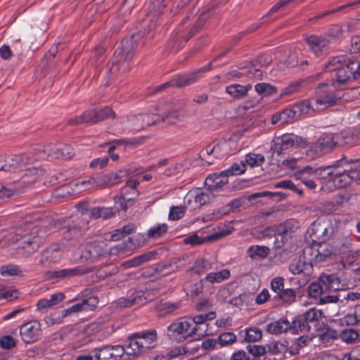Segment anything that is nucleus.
Returning a JSON list of instances; mask_svg holds the SVG:
<instances>
[{
  "mask_svg": "<svg viewBox=\"0 0 360 360\" xmlns=\"http://www.w3.org/2000/svg\"><path fill=\"white\" fill-rule=\"evenodd\" d=\"M98 303V300L94 297H91L83 300L81 302L73 304L70 308L62 311V318L69 316L72 314L78 313L82 311L92 310Z\"/></svg>",
  "mask_w": 360,
  "mask_h": 360,
  "instance_id": "obj_24",
  "label": "nucleus"
},
{
  "mask_svg": "<svg viewBox=\"0 0 360 360\" xmlns=\"http://www.w3.org/2000/svg\"><path fill=\"white\" fill-rule=\"evenodd\" d=\"M246 171V165L243 161L238 163H233L229 168L225 170V172L229 176L239 175Z\"/></svg>",
  "mask_w": 360,
  "mask_h": 360,
  "instance_id": "obj_58",
  "label": "nucleus"
},
{
  "mask_svg": "<svg viewBox=\"0 0 360 360\" xmlns=\"http://www.w3.org/2000/svg\"><path fill=\"white\" fill-rule=\"evenodd\" d=\"M317 93V98L313 100L316 108L318 105H323V108L333 106L341 99V96L334 90L329 89L326 84L319 86Z\"/></svg>",
  "mask_w": 360,
  "mask_h": 360,
  "instance_id": "obj_16",
  "label": "nucleus"
},
{
  "mask_svg": "<svg viewBox=\"0 0 360 360\" xmlns=\"http://www.w3.org/2000/svg\"><path fill=\"white\" fill-rule=\"evenodd\" d=\"M249 257L252 259L257 258L264 259L270 253V249L267 246L252 245L248 249Z\"/></svg>",
  "mask_w": 360,
  "mask_h": 360,
  "instance_id": "obj_40",
  "label": "nucleus"
},
{
  "mask_svg": "<svg viewBox=\"0 0 360 360\" xmlns=\"http://www.w3.org/2000/svg\"><path fill=\"white\" fill-rule=\"evenodd\" d=\"M300 227V221L295 219H289L276 227V232L281 236L282 242L290 238Z\"/></svg>",
  "mask_w": 360,
  "mask_h": 360,
  "instance_id": "obj_22",
  "label": "nucleus"
},
{
  "mask_svg": "<svg viewBox=\"0 0 360 360\" xmlns=\"http://www.w3.org/2000/svg\"><path fill=\"white\" fill-rule=\"evenodd\" d=\"M157 331L154 329L130 334L126 342L127 354L132 359L141 356L156 347Z\"/></svg>",
  "mask_w": 360,
  "mask_h": 360,
  "instance_id": "obj_7",
  "label": "nucleus"
},
{
  "mask_svg": "<svg viewBox=\"0 0 360 360\" xmlns=\"http://www.w3.org/2000/svg\"><path fill=\"white\" fill-rule=\"evenodd\" d=\"M304 254L309 256L314 263L316 264L335 257L337 255V250L329 243L314 241L312 245L304 248Z\"/></svg>",
  "mask_w": 360,
  "mask_h": 360,
  "instance_id": "obj_11",
  "label": "nucleus"
},
{
  "mask_svg": "<svg viewBox=\"0 0 360 360\" xmlns=\"http://www.w3.org/2000/svg\"><path fill=\"white\" fill-rule=\"evenodd\" d=\"M296 297L297 292L295 290L284 288L278 295L275 296V298L289 305L296 301Z\"/></svg>",
  "mask_w": 360,
  "mask_h": 360,
  "instance_id": "obj_44",
  "label": "nucleus"
},
{
  "mask_svg": "<svg viewBox=\"0 0 360 360\" xmlns=\"http://www.w3.org/2000/svg\"><path fill=\"white\" fill-rule=\"evenodd\" d=\"M230 276V271L227 269H224L218 272H211L207 274L203 281L210 283H218L228 279Z\"/></svg>",
  "mask_w": 360,
  "mask_h": 360,
  "instance_id": "obj_39",
  "label": "nucleus"
},
{
  "mask_svg": "<svg viewBox=\"0 0 360 360\" xmlns=\"http://www.w3.org/2000/svg\"><path fill=\"white\" fill-rule=\"evenodd\" d=\"M208 324L195 325L188 333L189 338H200L207 334Z\"/></svg>",
  "mask_w": 360,
  "mask_h": 360,
  "instance_id": "obj_56",
  "label": "nucleus"
},
{
  "mask_svg": "<svg viewBox=\"0 0 360 360\" xmlns=\"http://www.w3.org/2000/svg\"><path fill=\"white\" fill-rule=\"evenodd\" d=\"M0 274L2 276H23V271L19 266L14 264L3 265L0 268Z\"/></svg>",
  "mask_w": 360,
  "mask_h": 360,
  "instance_id": "obj_42",
  "label": "nucleus"
},
{
  "mask_svg": "<svg viewBox=\"0 0 360 360\" xmlns=\"http://www.w3.org/2000/svg\"><path fill=\"white\" fill-rule=\"evenodd\" d=\"M40 229L32 222H26L17 230L10 239L18 246L11 255L15 258L27 257L37 252L44 242V236L40 235Z\"/></svg>",
  "mask_w": 360,
  "mask_h": 360,
  "instance_id": "obj_2",
  "label": "nucleus"
},
{
  "mask_svg": "<svg viewBox=\"0 0 360 360\" xmlns=\"http://www.w3.org/2000/svg\"><path fill=\"white\" fill-rule=\"evenodd\" d=\"M51 155L57 159L69 160L74 155V150L69 145H63L52 149Z\"/></svg>",
  "mask_w": 360,
  "mask_h": 360,
  "instance_id": "obj_38",
  "label": "nucleus"
},
{
  "mask_svg": "<svg viewBox=\"0 0 360 360\" xmlns=\"http://www.w3.org/2000/svg\"><path fill=\"white\" fill-rule=\"evenodd\" d=\"M255 91L262 96H273L277 92V88L268 83H258L255 86Z\"/></svg>",
  "mask_w": 360,
  "mask_h": 360,
  "instance_id": "obj_49",
  "label": "nucleus"
},
{
  "mask_svg": "<svg viewBox=\"0 0 360 360\" xmlns=\"http://www.w3.org/2000/svg\"><path fill=\"white\" fill-rule=\"evenodd\" d=\"M84 117L86 118V122H89V125H92L109 118H115L116 114L110 107L105 106L102 108L86 110Z\"/></svg>",
  "mask_w": 360,
  "mask_h": 360,
  "instance_id": "obj_18",
  "label": "nucleus"
},
{
  "mask_svg": "<svg viewBox=\"0 0 360 360\" xmlns=\"http://www.w3.org/2000/svg\"><path fill=\"white\" fill-rule=\"evenodd\" d=\"M252 89V85H241L239 84H233L227 86L226 92L229 94L234 99H242L247 96L248 91Z\"/></svg>",
  "mask_w": 360,
  "mask_h": 360,
  "instance_id": "obj_32",
  "label": "nucleus"
},
{
  "mask_svg": "<svg viewBox=\"0 0 360 360\" xmlns=\"http://www.w3.org/2000/svg\"><path fill=\"white\" fill-rule=\"evenodd\" d=\"M341 290L334 291V294L328 295V293L324 294L319 298V303L329 304V303H342V298L341 297Z\"/></svg>",
  "mask_w": 360,
  "mask_h": 360,
  "instance_id": "obj_52",
  "label": "nucleus"
},
{
  "mask_svg": "<svg viewBox=\"0 0 360 360\" xmlns=\"http://www.w3.org/2000/svg\"><path fill=\"white\" fill-rule=\"evenodd\" d=\"M311 341V338L309 336L302 335L297 338L292 345V349L295 350V354L298 353L301 348L308 345Z\"/></svg>",
  "mask_w": 360,
  "mask_h": 360,
  "instance_id": "obj_59",
  "label": "nucleus"
},
{
  "mask_svg": "<svg viewBox=\"0 0 360 360\" xmlns=\"http://www.w3.org/2000/svg\"><path fill=\"white\" fill-rule=\"evenodd\" d=\"M284 278L283 277H275L271 281V289L278 295L284 289Z\"/></svg>",
  "mask_w": 360,
  "mask_h": 360,
  "instance_id": "obj_60",
  "label": "nucleus"
},
{
  "mask_svg": "<svg viewBox=\"0 0 360 360\" xmlns=\"http://www.w3.org/2000/svg\"><path fill=\"white\" fill-rule=\"evenodd\" d=\"M316 143L317 144V147L320 148L323 154L330 152L335 147H338V144H336L335 134L333 133L323 134L318 139Z\"/></svg>",
  "mask_w": 360,
  "mask_h": 360,
  "instance_id": "obj_31",
  "label": "nucleus"
},
{
  "mask_svg": "<svg viewBox=\"0 0 360 360\" xmlns=\"http://www.w3.org/2000/svg\"><path fill=\"white\" fill-rule=\"evenodd\" d=\"M359 334L358 331L352 328L344 329L340 333V338L342 341L347 343L354 342L359 338Z\"/></svg>",
  "mask_w": 360,
  "mask_h": 360,
  "instance_id": "obj_50",
  "label": "nucleus"
},
{
  "mask_svg": "<svg viewBox=\"0 0 360 360\" xmlns=\"http://www.w3.org/2000/svg\"><path fill=\"white\" fill-rule=\"evenodd\" d=\"M194 199L197 207H200L207 203L210 201V198L209 193L202 191H198L194 195Z\"/></svg>",
  "mask_w": 360,
  "mask_h": 360,
  "instance_id": "obj_61",
  "label": "nucleus"
},
{
  "mask_svg": "<svg viewBox=\"0 0 360 360\" xmlns=\"http://www.w3.org/2000/svg\"><path fill=\"white\" fill-rule=\"evenodd\" d=\"M186 207L184 205L172 206L169 213V219L172 221L179 220L184 216Z\"/></svg>",
  "mask_w": 360,
  "mask_h": 360,
  "instance_id": "obj_53",
  "label": "nucleus"
},
{
  "mask_svg": "<svg viewBox=\"0 0 360 360\" xmlns=\"http://www.w3.org/2000/svg\"><path fill=\"white\" fill-rule=\"evenodd\" d=\"M357 117L360 120V111L357 113ZM335 136L338 146H352L360 140V127L335 133Z\"/></svg>",
  "mask_w": 360,
  "mask_h": 360,
  "instance_id": "obj_19",
  "label": "nucleus"
},
{
  "mask_svg": "<svg viewBox=\"0 0 360 360\" xmlns=\"http://www.w3.org/2000/svg\"><path fill=\"white\" fill-rule=\"evenodd\" d=\"M216 318V313L214 311H210L207 314H199L195 316H189L186 318L187 321H190L191 327L193 325H200L207 323V321L213 320Z\"/></svg>",
  "mask_w": 360,
  "mask_h": 360,
  "instance_id": "obj_46",
  "label": "nucleus"
},
{
  "mask_svg": "<svg viewBox=\"0 0 360 360\" xmlns=\"http://www.w3.org/2000/svg\"><path fill=\"white\" fill-rule=\"evenodd\" d=\"M328 170L333 172V181L336 188L348 186L352 181H360V159L342 157L328 165Z\"/></svg>",
  "mask_w": 360,
  "mask_h": 360,
  "instance_id": "obj_3",
  "label": "nucleus"
},
{
  "mask_svg": "<svg viewBox=\"0 0 360 360\" xmlns=\"http://www.w3.org/2000/svg\"><path fill=\"white\" fill-rule=\"evenodd\" d=\"M63 230V233L65 234V238L68 240L77 239L82 236V231L77 225L66 226Z\"/></svg>",
  "mask_w": 360,
  "mask_h": 360,
  "instance_id": "obj_57",
  "label": "nucleus"
},
{
  "mask_svg": "<svg viewBox=\"0 0 360 360\" xmlns=\"http://www.w3.org/2000/svg\"><path fill=\"white\" fill-rule=\"evenodd\" d=\"M309 144V142L307 139L295 134H284L281 136H276L273 139V145L271 147V150L274 153L281 155L290 149L307 148Z\"/></svg>",
  "mask_w": 360,
  "mask_h": 360,
  "instance_id": "obj_10",
  "label": "nucleus"
},
{
  "mask_svg": "<svg viewBox=\"0 0 360 360\" xmlns=\"http://www.w3.org/2000/svg\"><path fill=\"white\" fill-rule=\"evenodd\" d=\"M324 70L332 72L334 84H343L360 76V62L345 56H338L330 58L324 65Z\"/></svg>",
  "mask_w": 360,
  "mask_h": 360,
  "instance_id": "obj_4",
  "label": "nucleus"
},
{
  "mask_svg": "<svg viewBox=\"0 0 360 360\" xmlns=\"http://www.w3.org/2000/svg\"><path fill=\"white\" fill-rule=\"evenodd\" d=\"M15 345L16 342L11 335H4L0 338V347L4 349H11Z\"/></svg>",
  "mask_w": 360,
  "mask_h": 360,
  "instance_id": "obj_63",
  "label": "nucleus"
},
{
  "mask_svg": "<svg viewBox=\"0 0 360 360\" xmlns=\"http://www.w3.org/2000/svg\"><path fill=\"white\" fill-rule=\"evenodd\" d=\"M103 359L105 360H122L124 354H127L126 344L122 345H103Z\"/></svg>",
  "mask_w": 360,
  "mask_h": 360,
  "instance_id": "obj_30",
  "label": "nucleus"
},
{
  "mask_svg": "<svg viewBox=\"0 0 360 360\" xmlns=\"http://www.w3.org/2000/svg\"><path fill=\"white\" fill-rule=\"evenodd\" d=\"M139 181L137 179L129 180L121 189L120 195L115 198V202L118 210L127 212L128 208L134 203V199L138 196L137 186Z\"/></svg>",
  "mask_w": 360,
  "mask_h": 360,
  "instance_id": "obj_12",
  "label": "nucleus"
},
{
  "mask_svg": "<svg viewBox=\"0 0 360 360\" xmlns=\"http://www.w3.org/2000/svg\"><path fill=\"white\" fill-rule=\"evenodd\" d=\"M30 158L25 155H14L8 161V172H15L17 169H22L30 162Z\"/></svg>",
  "mask_w": 360,
  "mask_h": 360,
  "instance_id": "obj_35",
  "label": "nucleus"
},
{
  "mask_svg": "<svg viewBox=\"0 0 360 360\" xmlns=\"http://www.w3.org/2000/svg\"><path fill=\"white\" fill-rule=\"evenodd\" d=\"M245 162L251 167L261 166L265 161L262 154L249 153L245 157Z\"/></svg>",
  "mask_w": 360,
  "mask_h": 360,
  "instance_id": "obj_54",
  "label": "nucleus"
},
{
  "mask_svg": "<svg viewBox=\"0 0 360 360\" xmlns=\"http://www.w3.org/2000/svg\"><path fill=\"white\" fill-rule=\"evenodd\" d=\"M230 231H222L221 233H216L210 234L205 237L199 236L197 233L188 236L184 239L185 244H191L193 246L204 244L207 242L218 240L224 236L229 235Z\"/></svg>",
  "mask_w": 360,
  "mask_h": 360,
  "instance_id": "obj_25",
  "label": "nucleus"
},
{
  "mask_svg": "<svg viewBox=\"0 0 360 360\" xmlns=\"http://www.w3.org/2000/svg\"><path fill=\"white\" fill-rule=\"evenodd\" d=\"M211 13L210 11L201 13L193 25L190 16L184 18L168 41L167 49L170 51L177 52L204 25Z\"/></svg>",
  "mask_w": 360,
  "mask_h": 360,
  "instance_id": "obj_5",
  "label": "nucleus"
},
{
  "mask_svg": "<svg viewBox=\"0 0 360 360\" xmlns=\"http://www.w3.org/2000/svg\"><path fill=\"white\" fill-rule=\"evenodd\" d=\"M267 331L274 335H279L288 331L290 332V322L287 319H280L267 325Z\"/></svg>",
  "mask_w": 360,
  "mask_h": 360,
  "instance_id": "obj_33",
  "label": "nucleus"
},
{
  "mask_svg": "<svg viewBox=\"0 0 360 360\" xmlns=\"http://www.w3.org/2000/svg\"><path fill=\"white\" fill-rule=\"evenodd\" d=\"M127 174L126 170H120L117 172L109 174H98L90 177L87 181H84L82 184H89L91 188H103L116 184L120 179Z\"/></svg>",
  "mask_w": 360,
  "mask_h": 360,
  "instance_id": "obj_13",
  "label": "nucleus"
},
{
  "mask_svg": "<svg viewBox=\"0 0 360 360\" xmlns=\"http://www.w3.org/2000/svg\"><path fill=\"white\" fill-rule=\"evenodd\" d=\"M186 105V101L182 99L173 104L172 107H170L169 104L167 112L162 114H139L120 117L118 118V124L124 125L127 123L128 124L125 127H122L118 129V132L122 134L127 131L128 132L139 131L160 122H165L168 124H174L178 120L176 112L184 109Z\"/></svg>",
  "mask_w": 360,
  "mask_h": 360,
  "instance_id": "obj_1",
  "label": "nucleus"
},
{
  "mask_svg": "<svg viewBox=\"0 0 360 360\" xmlns=\"http://www.w3.org/2000/svg\"><path fill=\"white\" fill-rule=\"evenodd\" d=\"M177 261L176 259H172L167 262L156 264L154 271L156 274L167 276L178 271Z\"/></svg>",
  "mask_w": 360,
  "mask_h": 360,
  "instance_id": "obj_34",
  "label": "nucleus"
},
{
  "mask_svg": "<svg viewBox=\"0 0 360 360\" xmlns=\"http://www.w3.org/2000/svg\"><path fill=\"white\" fill-rule=\"evenodd\" d=\"M167 224H157L148 230L147 236L148 238H160L167 232Z\"/></svg>",
  "mask_w": 360,
  "mask_h": 360,
  "instance_id": "obj_47",
  "label": "nucleus"
},
{
  "mask_svg": "<svg viewBox=\"0 0 360 360\" xmlns=\"http://www.w3.org/2000/svg\"><path fill=\"white\" fill-rule=\"evenodd\" d=\"M198 78V72L195 71L184 75H177L174 77V81L176 86L181 88L194 83Z\"/></svg>",
  "mask_w": 360,
  "mask_h": 360,
  "instance_id": "obj_36",
  "label": "nucleus"
},
{
  "mask_svg": "<svg viewBox=\"0 0 360 360\" xmlns=\"http://www.w3.org/2000/svg\"><path fill=\"white\" fill-rule=\"evenodd\" d=\"M65 297L64 293L58 292L51 295L49 299H41L37 303V309L41 313H46L50 308L63 301Z\"/></svg>",
  "mask_w": 360,
  "mask_h": 360,
  "instance_id": "obj_29",
  "label": "nucleus"
},
{
  "mask_svg": "<svg viewBox=\"0 0 360 360\" xmlns=\"http://www.w3.org/2000/svg\"><path fill=\"white\" fill-rule=\"evenodd\" d=\"M109 249L104 241L91 242L84 245L82 254V261L95 262L108 256Z\"/></svg>",
  "mask_w": 360,
  "mask_h": 360,
  "instance_id": "obj_14",
  "label": "nucleus"
},
{
  "mask_svg": "<svg viewBox=\"0 0 360 360\" xmlns=\"http://www.w3.org/2000/svg\"><path fill=\"white\" fill-rule=\"evenodd\" d=\"M146 297L143 290H136L131 293L127 298L121 297L118 301L120 307H131L141 306L146 302Z\"/></svg>",
  "mask_w": 360,
  "mask_h": 360,
  "instance_id": "obj_28",
  "label": "nucleus"
},
{
  "mask_svg": "<svg viewBox=\"0 0 360 360\" xmlns=\"http://www.w3.org/2000/svg\"><path fill=\"white\" fill-rule=\"evenodd\" d=\"M314 264L312 259L304 254V249L302 255L290 263L289 270L295 275L303 274L307 278L313 272Z\"/></svg>",
  "mask_w": 360,
  "mask_h": 360,
  "instance_id": "obj_17",
  "label": "nucleus"
},
{
  "mask_svg": "<svg viewBox=\"0 0 360 360\" xmlns=\"http://www.w3.org/2000/svg\"><path fill=\"white\" fill-rule=\"evenodd\" d=\"M20 334L24 342L34 343L41 334V325L38 321L26 323L20 327Z\"/></svg>",
  "mask_w": 360,
  "mask_h": 360,
  "instance_id": "obj_20",
  "label": "nucleus"
},
{
  "mask_svg": "<svg viewBox=\"0 0 360 360\" xmlns=\"http://www.w3.org/2000/svg\"><path fill=\"white\" fill-rule=\"evenodd\" d=\"M229 182V175L225 170L210 174L205 179V186L210 191L221 188Z\"/></svg>",
  "mask_w": 360,
  "mask_h": 360,
  "instance_id": "obj_26",
  "label": "nucleus"
},
{
  "mask_svg": "<svg viewBox=\"0 0 360 360\" xmlns=\"http://www.w3.org/2000/svg\"><path fill=\"white\" fill-rule=\"evenodd\" d=\"M190 321L186 319H179L167 328V335L172 341L180 342L188 338Z\"/></svg>",
  "mask_w": 360,
  "mask_h": 360,
  "instance_id": "obj_15",
  "label": "nucleus"
},
{
  "mask_svg": "<svg viewBox=\"0 0 360 360\" xmlns=\"http://www.w3.org/2000/svg\"><path fill=\"white\" fill-rule=\"evenodd\" d=\"M294 105L296 108L297 114L299 117L302 115L309 114L311 112H314L315 110L314 107H316L313 100L311 101L305 100L300 103H297L294 104Z\"/></svg>",
  "mask_w": 360,
  "mask_h": 360,
  "instance_id": "obj_45",
  "label": "nucleus"
},
{
  "mask_svg": "<svg viewBox=\"0 0 360 360\" xmlns=\"http://www.w3.org/2000/svg\"><path fill=\"white\" fill-rule=\"evenodd\" d=\"M157 253L155 252H148L136 256L131 259L126 261L124 263V266L126 267H134L142 264L148 262L153 259L154 256L156 255Z\"/></svg>",
  "mask_w": 360,
  "mask_h": 360,
  "instance_id": "obj_37",
  "label": "nucleus"
},
{
  "mask_svg": "<svg viewBox=\"0 0 360 360\" xmlns=\"http://www.w3.org/2000/svg\"><path fill=\"white\" fill-rule=\"evenodd\" d=\"M90 215L94 219H108L114 217L115 212L112 207H96L91 210Z\"/></svg>",
  "mask_w": 360,
  "mask_h": 360,
  "instance_id": "obj_41",
  "label": "nucleus"
},
{
  "mask_svg": "<svg viewBox=\"0 0 360 360\" xmlns=\"http://www.w3.org/2000/svg\"><path fill=\"white\" fill-rule=\"evenodd\" d=\"M322 316L321 310L311 308L304 313L295 316L290 322V333L298 334L309 332L311 325H316Z\"/></svg>",
  "mask_w": 360,
  "mask_h": 360,
  "instance_id": "obj_9",
  "label": "nucleus"
},
{
  "mask_svg": "<svg viewBox=\"0 0 360 360\" xmlns=\"http://www.w3.org/2000/svg\"><path fill=\"white\" fill-rule=\"evenodd\" d=\"M26 173L22 177V183L29 184L34 183L37 178L44 174V170L37 167L25 169Z\"/></svg>",
  "mask_w": 360,
  "mask_h": 360,
  "instance_id": "obj_43",
  "label": "nucleus"
},
{
  "mask_svg": "<svg viewBox=\"0 0 360 360\" xmlns=\"http://www.w3.org/2000/svg\"><path fill=\"white\" fill-rule=\"evenodd\" d=\"M85 274V270L82 267L76 266L70 269H63L48 272V276L50 279L55 280L56 282L77 276Z\"/></svg>",
  "mask_w": 360,
  "mask_h": 360,
  "instance_id": "obj_23",
  "label": "nucleus"
},
{
  "mask_svg": "<svg viewBox=\"0 0 360 360\" xmlns=\"http://www.w3.org/2000/svg\"><path fill=\"white\" fill-rule=\"evenodd\" d=\"M61 257V251L58 245H52L41 252L39 262L41 265H50L57 263Z\"/></svg>",
  "mask_w": 360,
  "mask_h": 360,
  "instance_id": "obj_27",
  "label": "nucleus"
},
{
  "mask_svg": "<svg viewBox=\"0 0 360 360\" xmlns=\"http://www.w3.org/2000/svg\"><path fill=\"white\" fill-rule=\"evenodd\" d=\"M212 268V263L205 258L197 259L193 266V269L198 275H201Z\"/></svg>",
  "mask_w": 360,
  "mask_h": 360,
  "instance_id": "obj_48",
  "label": "nucleus"
},
{
  "mask_svg": "<svg viewBox=\"0 0 360 360\" xmlns=\"http://www.w3.org/2000/svg\"><path fill=\"white\" fill-rule=\"evenodd\" d=\"M345 285L336 274H321L316 282L311 283L308 286V295L310 297L316 299L332 291L340 290Z\"/></svg>",
  "mask_w": 360,
  "mask_h": 360,
  "instance_id": "obj_8",
  "label": "nucleus"
},
{
  "mask_svg": "<svg viewBox=\"0 0 360 360\" xmlns=\"http://www.w3.org/2000/svg\"><path fill=\"white\" fill-rule=\"evenodd\" d=\"M322 152L319 147H317L316 143L313 144L307 150L305 153L306 158L308 160H315L316 158L322 155Z\"/></svg>",
  "mask_w": 360,
  "mask_h": 360,
  "instance_id": "obj_62",
  "label": "nucleus"
},
{
  "mask_svg": "<svg viewBox=\"0 0 360 360\" xmlns=\"http://www.w3.org/2000/svg\"><path fill=\"white\" fill-rule=\"evenodd\" d=\"M306 41L309 50L316 57H321L327 54L330 42L327 37L312 34L306 39Z\"/></svg>",
  "mask_w": 360,
  "mask_h": 360,
  "instance_id": "obj_21",
  "label": "nucleus"
},
{
  "mask_svg": "<svg viewBox=\"0 0 360 360\" xmlns=\"http://www.w3.org/2000/svg\"><path fill=\"white\" fill-rule=\"evenodd\" d=\"M312 234L318 240H325L326 238L327 228L321 224L314 225L311 229Z\"/></svg>",
  "mask_w": 360,
  "mask_h": 360,
  "instance_id": "obj_64",
  "label": "nucleus"
},
{
  "mask_svg": "<svg viewBox=\"0 0 360 360\" xmlns=\"http://www.w3.org/2000/svg\"><path fill=\"white\" fill-rule=\"evenodd\" d=\"M262 330L256 327L249 328L245 330V340L248 342H255L262 339Z\"/></svg>",
  "mask_w": 360,
  "mask_h": 360,
  "instance_id": "obj_51",
  "label": "nucleus"
},
{
  "mask_svg": "<svg viewBox=\"0 0 360 360\" xmlns=\"http://www.w3.org/2000/svg\"><path fill=\"white\" fill-rule=\"evenodd\" d=\"M217 341L221 347L229 346L236 341V336L231 332L224 333L218 337Z\"/></svg>",
  "mask_w": 360,
  "mask_h": 360,
  "instance_id": "obj_55",
  "label": "nucleus"
},
{
  "mask_svg": "<svg viewBox=\"0 0 360 360\" xmlns=\"http://www.w3.org/2000/svg\"><path fill=\"white\" fill-rule=\"evenodd\" d=\"M141 37V33L136 32L121 41V46L116 49L111 59L112 66L110 70L112 74H124L129 70L130 60Z\"/></svg>",
  "mask_w": 360,
  "mask_h": 360,
  "instance_id": "obj_6",
  "label": "nucleus"
}]
</instances>
